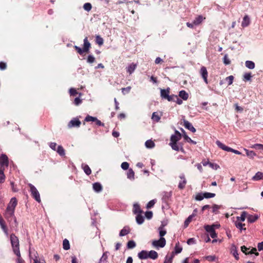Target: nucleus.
Returning <instances> with one entry per match:
<instances>
[{
    "instance_id": "1",
    "label": "nucleus",
    "mask_w": 263,
    "mask_h": 263,
    "mask_svg": "<svg viewBox=\"0 0 263 263\" xmlns=\"http://www.w3.org/2000/svg\"><path fill=\"white\" fill-rule=\"evenodd\" d=\"M17 204V201L15 197H13L11 199L5 212V217L7 219L14 216V211L16 206Z\"/></svg>"
},
{
    "instance_id": "2",
    "label": "nucleus",
    "mask_w": 263,
    "mask_h": 263,
    "mask_svg": "<svg viewBox=\"0 0 263 263\" xmlns=\"http://www.w3.org/2000/svg\"><path fill=\"white\" fill-rule=\"evenodd\" d=\"M10 240L13 252L17 256H20L19 240L18 238L13 234L10 235Z\"/></svg>"
},
{
    "instance_id": "3",
    "label": "nucleus",
    "mask_w": 263,
    "mask_h": 263,
    "mask_svg": "<svg viewBox=\"0 0 263 263\" xmlns=\"http://www.w3.org/2000/svg\"><path fill=\"white\" fill-rule=\"evenodd\" d=\"M30 187V190L31 192V195L35 199V200L38 202H41L40 195L36 187L31 183L28 184Z\"/></svg>"
},
{
    "instance_id": "4",
    "label": "nucleus",
    "mask_w": 263,
    "mask_h": 263,
    "mask_svg": "<svg viewBox=\"0 0 263 263\" xmlns=\"http://www.w3.org/2000/svg\"><path fill=\"white\" fill-rule=\"evenodd\" d=\"M166 245V240L164 238H160L159 240H155L152 242V245L156 248H163Z\"/></svg>"
},
{
    "instance_id": "5",
    "label": "nucleus",
    "mask_w": 263,
    "mask_h": 263,
    "mask_svg": "<svg viewBox=\"0 0 263 263\" xmlns=\"http://www.w3.org/2000/svg\"><path fill=\"white\" fill-rule=\"evenodd\" d=\"M204 229L208 233H209L210 236L212 238H215L217 237V234L215 232V230L213 226H210L209 225H206L204 227Z\"/></svg>"
},
{
    "instance_id": "6",
    "label": "nucleus",
    "mask_w": 263,
    "mask_h": 263,
    "mask_svg": "<svg viewBox=\"0 0 263 263\" xmlns=\"http://www.w3.org/2000/svg\"><path fill=\"white\" fill-rule=\"evenodd\" d=\"M200 73L202 78H203L204 82L206 84H208V71H207L205 67H204V66L201 67V68H200Z\"/></svg>"
},
{
    "instance_id": "7",
    "label": "nucleus",
    "mask_w": 263,
    "mask_h": 263,
    "mask_svg": "<svg viewBox=\"0 0 263 263\" xmlns=\"http://www.w3.org/2000/svg\"><path fill=\"white\" fill-rule=\"evenodd\" d=\"M81 124V121L77 118L72 119L68 123V126L69 128L74 127H79Z\"/></svg>"
},
{
    "instance_id": "8",
    "label": "nucleus",
    "mask_w": 263,
    "mask_h": 263,
    "mask_svg": "<svg viewBox=\"0 0 263 263\" xmlns=\"http://www.w3.org/2000/svg\"><path fill=\"white\" fill-rule=\"evenodd\" d=\"M181 138V134L178 131L175 130L174 135H172L171 137L170 143H177Z\"/></svg>"
},
{
    "instance_id": "9",
    "label": "nucleus",
    "mask_w": 263,
    "mask_h": 263,
    "mask_svg": "<svg viewBox=\"0 0 263 263\" xmlns=\"http://www.w3.org/2000/svg\"><path fill=\"white\" fill-rule=\"evenodd\" d=\"M179 178L181 179L178 184V188L180 190L183 189L186 184V180L185 177V175L183 174H181L179 176Z\"/></svg>"
},
{
    "instance_id": "10",
    "label": "nucleus",
    "mask_w": 263,
    "mask_h": 263,
    "mask_svg": "<svg viewBox=\"0 0 263 263\" xmlns=\"http://www.w3.org/2000/svg\"><path fill=\"white\" fill-rule=\"evenodd\" d=\"M0 165L2 167L4 165L6 166L8 165V158L5 154H2L0 156Z\"/></svg>"
},
{
    "instance_id": "11",
    "label": "nucleus",
    "mask_w": 263,
    "mask_h": 263,
    "mask_svg": "<svg viewBox=\"0 0 263 263\" xmlns=\"http://www.w3.org/2000/svg\"><path fill=\"white\" fill-rule=\"evenodd\" d=\"M90 43L88 41L87 37H85L84 39L83 50L84 52H88L90 48Z\"/></svg>"
},
{
    "instance_id": "12",
    "label": "nucleus",
    "mask_w": 263,
    "mask_h": 263,
    "mask_svg": "<svg viewBox=\"0 0 263 263\" xmlns=\"http://www.w3.org/2000/svg\"><path fill=\"white\" fill-rule=\"evenodd\" d=\"M183 125L186 128L190 130L192 132L195 133L196 132V129L193 127L192 124L188 121L184 120L183 121Z\"/></svg>"
},
{
    "instance_id": "13",
    "label": "nucleus",
    "mask_w": 263,
    "mask_h": 263,
    "mask_svg": "<svg viewBox=\"0 0 263 263\" xmlns=\"http://www.w3.org/2000/svg\"><path fill=\"white\" fill-rule=\"evenodd\" d=\"M216 143L217 145V146L219 147H220V148H221L222 149H223L225 151H227V152H232L233 148L225 145L222 143H221L220 141H217Z\"/></svg>"
},
{
    "instance_id": "14",
    "label": "nucleus",
    "mask_w": 263,
    "mask_h": 263,
    "mask_svg": "<svg viewBox=\"0 0 263 263\" xmlns=\"http://www.w3.org/2000/svg\"><path fill=\"white\" fill-rule=\"evenodd\" d=\"M137 67V64L134 63H131L126 67L127 72L129 74H132Z\"/></svg>"
},
{
    "instance_id": "15",
    "label": "nucleus",
    "mask_w": 263,
    "mask_h": 263,
    "mask_svg": "<svg viewBox=\"0 0 263 263\" xmlns=\"http://www.w3.org/2000/svg\"><path fill=\"white\" fill-rule=\"evenodd\" d=\"M250 24V19L248 15H246L243 18L241 23V26L242 27H246L248 26Z\"/></svg>"
},
{
    "instance_id": "16",
    "label": "nucleus",
    "mask_w": 263,
    "mask_h": 263,
    "mask_svg": "<svg viewBox=\"0 0 263 263\" xmlns=\"http://www.w3.org/2000/svg\"><path fill=\"white\" fill-rule=\"evenodd\" d=\"M147 257H148V258H149L151 259L155 260L158 258V255L156 251H154V250H151L150 251H148Z\"/></svg>"
},
{
    "instance_id": "17",
    "label": "nucleus",
    "mask_w": 263,
    "mask_h": 263,
    "mask_svg": "<svg viewBox=\"0 0 263 263\" xmlns=\"http://www.w3.org/2000/svg\"><path fill=\"white\" fill-rule=\"evenodd\" d=\"M148 251L145 250H142L138 254V257L140 259H146L148 258L147 257Z\"/></svg>"
},
{
    "instance_id": "18",
    "label": "nucleus",
    "mask_w": 263,
    "mask_h": 263,
    "mask_svg": "<svg viewBox=\"0 0 263 263\" xmlns=\"http://www.w3.org/2000/svg\"><path fill=\"white\" fill-rule=\"evenodd\" d=\"M169 93H170V88H167L166 89H161L160 96L162 99H166L169 96Z\"/></svg>"
},
{
    "instance_id": "19",
    "label": "nucleus",
    "mask_w": 263,
    "mask_h": 263,
    "mask_svg": "<svg viewBox=\"0 0 263 263\" xmlns=\"http://www.w3.org/2000/svg\"><path fill=\"white\" fill-rule=\"evenodd\" d=\"M93 190L97 193H99L102 190V186L99 182L94 183L92 185Z\"/></svg>"
},
{
    "instance_id": "20",
    "label": "nucleus",
    "mask_w": 263,
    "mask_h": 263,
    "mask_svg": "<svg viewBox=\"0 0 263 263\" xmlns=\"http://www.w3.org/2000/svg\"><path fill=\"white\" fill-rule=\"evenodd\" d=\"M130 232V229L128 227H124L120 232V236H124Z\"/></svg>"
},
{
    "instance_id": "21",
    "label": "nucleus",
    "mask_w": 263,
    "mask_h": 263,
    "mask_svg": "<svg viewBox=\"0 0 263 263\" xmlns=\"http://www.w3.org/2000/svg\"><path fill=\"white\" fill-rule=\"evenodd\" d=\"M204 19H205V18H203L202 15H198L194 20L193 22L194 23V24H195L197 26L200 25Z\"/></svg>"
},
{
    "instance_id": "22",
    "label": "nucleus",
    "mask_w": 263,
    "mask_h": 263,
    "mask_svg": "<svg viewBox=\"0 0 263 263\" xmlns=\"http://www.w3.org/2000/svg\"><path fill=\"white\" fill-rule=\"evenodd\" d=\"M252 180L254 181H258L259 180H263V173L258 172L256 174L252 177Z\"/></svg>"
},
{
    "instance_id": "23",
    "label": "nucleus",
    "mask_w": 263,
    "mask_h": 263,
    "mask_svg": "<svg viewBox=\"0 0 263 263\" xmlns=\"http://www.w3.org/2000/svg\"><path fill=\"white\" fill-rule=\"evenodd\" d=\"M133 212L136 214L142 213L143 211L141 209L140 205L138 203H135L133 206Z\"/></svg>"
},
{
    "instance_id": "24",
    "label": "nucleus",
    "mask_w": 263,
    "mask_h": 263,
    "mask_svg": "<svg viewBox=\"0 0 263 263\" xmlns=\"http://www.w3.org/2000/svg\"><path fill=\"white\" fill-rule=\"evenodd\" d=\"M136 220L138 224H141L143 223L144 219V217L142 215V213L137 214Z\"/></svg>"
},
{
    "instance_id": "25",
    "label": "nucleus",
    "mask_w": 263,
    "mask_h": 263,
    "mask_svg": "<svg viewBox=\"0 0 263 263\" xmlns=\"http://www.w3.org/2000/svg\"><path fill=\"white\" fill-rule=\"evenodd\" d=\"M231 253L233 254L236 260L239 259L238 253L237 252L236 247L235 245H233L231 248Z\"/></svg>"
},
{
    "instance_id": "26",
    "label": "nucleus",
    "mask_w": 263,
    "mask_h": 263,
    "mask_svg": "<svg viewBox=\"0 0 263 263\" xmlns=\"http://www.w3.org/2000/svg\"><path fill=\"white\" fill-rule=\"evenodd\" d=\"M179 96L183 100H187L189 98V95L185 90L180 91Z\"/></svg>"
},
{
    "instance_id": "27",
    "label": "nucleus",
    "mask_w": 263,
    "mask_h": 263,
    "mask_svg": "<svg viewBox=\"0 0 263 263\" xmlns=\"http://www.w3.org/2000/svg\"><path fill=\"white\" fill-rule=\"evenodd\" d=\"M127 177L130 180L135 179V173L133 169L129 168L127 173Z\"/></svg>"
},
{
    "instance_id": "28",
    "label": "nucleus",
    "mask_w": 263,
    "mask_h": 263,
    "mask_svg": "<svg viewBox=\"0 0 263 263\" xmlns=\"http://www.w3.org/2000/svg\"><path fill=\"white\" fill-rule=\"evenodd\" d=\"M107 252H104L101 258L100 259L98 263H106L107 262Z\"/></svg>"
},
{
    "instance_id": "29",
    "label": "nucleus",
    "mask_w": 263,
    "mask_h": 263,
    "mask_svg": "<svg viewBox=\"0 0 263 263\" xmlns=\"http://www.w3.org/2000/svg\"><path fill=\"white\" fill-rule=\"evenodd\" d=\"M258 218V216L257 215H249L247 218L248 221L250 223L254 222Z\"/></svg>"
},
{
    "instance_id": "30",
    "label": "nucleus",
    "mask_w": 263,
    "mask_h": 263,
    "mask_svg": "<svg viewBox=\"0 0 263 263\" xmlns=\"http://www.w3.org/2000/svg\"><path fill=\"white\" fill-rule=\"evenodd\" d=\"M245 65L248 68L250 69H253L255 68V63L251 61H246Z\"/></svg>"
},
{
    "instance_id": "31",
    "label": "nucleus",
    "mask_w": 263,
    "mask_h": 263,
    "mask_svg": "<svg viewBox=\"0 0 263 263\" xmlns=\"http://www.w3.org/2000/svg\"><path fill=\"white\" fill-rule=\"evenodd\" d=\"M195 216V214H192V215H190L188 218L185 220L184 223V226L185 228H186L189 224L191 222L193 218Z\"/></svg>"
},
{
    "instance_id": "32",
    "label": "nucleus",
    "mask_w": 263,
    "mask_h": 263,
    "mask_svg": "<svg viewBox=\"0 0 263 263\" xmlns=\"http://www.w3.org/2000/svg\"><path fill=\"white\" fill-rule=\"evenodd\" d=\"M163 226H161L159 228V233L160 238H164L163 236L166 234V231L163 228Z\"/></svg>"
},
{
    "instance_id": "33",
    "label": "nucleus",
    "mask_w": 263,
    "mask_h": 263,
    "mask_svg": "<svg viewBox=\"0 0 263 263\" xmlns=\"http://www.w3.org/2000/svg\"><path fill=\"white\" fill-rule=\"evenodd\" d=\"M145 145L148 148H152L155 146V143L151 140H148L145 142Z\"/></svg>"
},
{
    "instance_id": "34",
    "label": "nucleus",
    "mask_w": 263,
    "mask_h": 263,
    "mask_svg": "<svg viewBox=\"0 0 263 263\" xmlns=\"http://www.w3.org/2000/svg\"><path fill=\"white\" fill-rule=\"evenodd\" d=\"M174 256V252H173L172 253V254L170 256L166 255L165 257V260L164 261V263H172Z\"/></svg>"
},
{
    "instance_id": "35",
    "label": "nucleus",
    "mask_w": 263,
    "mask_h": 263,
    "mask_svg": "<svg viewBox=\"0 0 263 263\" xmlns=\"http://www.w3.org/2000/svg\"><path fill=\"white\" fill-rule=\"evenodd\" d=\"M82 167L84 172L86 175H89L91 174V171L88 165L82 164Z\"/></svg>"
},
{
    "instance_id": "36",
    "label": "nucleus",
    "mask_w": 263,
    "mask_h": 263,
    "mask_svg": "<svg viewBox=\"0 0 263 263\" xmlns=\"http://www.w3.org/2000/svg\"><path fill=\"white\" fill-rule=\"evenodd\" d=\"M247 215V213L246 212H245V211L242 212L240 216L237 217V220L244 221L246 218Z\"/></svg>"
},
{
    "instance_id": "37",
    "label": "nucleus",
    "mask_w": 263,
    "mask_h": 263,
    "mask_svg": "<svg viewBox=\"0 0 263 263\" xmlns=\"http://www.w3.org/2000/svg\"><path fill=\"white\" fill-rule=\"evenodd\" d=\"M63 249L65 250H68L70 249V245H69V241L66 239H65L63 241Z\"/></svg>"
},
{
    "instance_id": "38",
    "label": "nucleus",
    "mask_w": 263,
    "mask_h": 263,
    "mask_svg": "<svg viewBox=\"0 0 263 263\" xmlns=\"http://www.w3.org/2000/svg\"><path fill=\"white\" fill-rule=\"evenodd\" d=\"M57 152L61 156H63L65 155V150L61 145L58 146Z\"/></svg>"
},
{
    "instance_id": "39",
    "label": "nucleus",
    "mask_w": 263,
    "mask_h": 263,
    "mask_svg": "<svg viewBox=\"0 0 263 263\" xmlns=\"http://www.w3.org/2000/svg\"><path fill=\"white\" fill-rule=\"evenodd\" d=\"M4 169L0 167V183H3L5 180V176L4 173Z\"/></svg>"
},
{
    "instance_id": "40",
    "label": "nucleus",
    "mask_w": 263,
    "mask_h": 263,
    "mask_svg": "<svg viewBox=\"0 0 263 263\" xmlns=\"http://www.w3.org/2000/svg\"><path fill=\"white\" fill-rule=\"evenodd\" d=\"M30 256L31 259L33 260V263H45L44 261H41L38 259V257L36 255V254H34V256H32L31 254Z\"/></svg>"
},
{
    "instance_id": "41",
    "label": "nucleus",
    "mask_w": 263,
    "mask_h": 263,
    "mask_svg": "<svg viewBox=\"0 0 263 263\" xmlns=\"http://www.w3.org/2000/svg\"><path fill=\"white\" fill-rule=\"evenodd\" d=\"M152 119L154 121L158 122L160 120V116H159L157 112H154L152 114Z\"/></svg>"
},
{
    "instance_id": "42",
    "label": "nucleus",
    "mask_w": 263,
    "mask_h": 263,
    "mask_svg": "<svg viewBox=\"0 0 263 263\" xmlns=\"http://www.w3.org/2000/svg\"><path fill=\"white\" fill-rule=\"evenodd\" d=\"M182 250V248L179 246V243L178 242L176 243L175 247V252L174 254H179L181 252Z\"/></svg>"
},
{
    "instance_id": "43",
    "label": "nucleus",
    "mask_w": 263,
    "mask_h": 263,
    "mask_svg": "<svg viewBox=\"0 0 263 263\" xmlns=\"http://www.w3.org/2000/svg\"><path fill=\"white\" fill-rule=\"evenodd\" d=\"M97 118L87 115L85 118V121L86 122H95L97 120Z\"/></svg>"
},
{
    "instance_id": "44",
    "label": "nucleus",
    "mask_w": 263,
    "mask_h": 263,
    "mask_svg": "<svg viewBox=\"0 0 263 263\" xmlns=\"http://www.w3.org/2000/svg\"><path fill=\"white\" fill-rule=\"evenodd\" d=\"M246 152V155L248 157L250 158H253L256 155L255 153L253 151H249L245 149Z\"/></svg>"
},
{
    "instance_id": "45",
    "label": "nucleus",
    "mask_w": 263,
    "mask_h": 263,
    "mask_svg": "<svg viewBox=\"0 0 263 263\" xmlns=\"http://www.w3.org/2000/svg\"><path fill=\"white\" fill-rule=\"evenodd\" d=\"M136 247V243L133 240H130L127 242V247L128 249H133Z\"/></svg>"
},
{
    "instance_id": "46",
    "label": "nucleus",
    "mask_w": 263,
    "mask_h": 263,
    "mask_svg": "<svg viewBox=\"0 0 263 263\" xmlns=\"http://www.w3.org/2000/svg\"><path fill=\"white\" fill-rule=\"evenodd\" d=\"M245 226V224H243L239 222H236L235 223V226L237 227V228L239 229L240 231L242 230H246V228H243V226Z\"/></svg>"
},
{
    "instance_id": "47",
    "label": "nucleus",
    "mask_w": 263,
    "mask_h": 263,
    "mask_svg": "<svg viewBox=\"0 0 263 263\" xmlns=\"http://www.w3.org/2000/svg\"><path fill=\"white\" fill-rule=\"evenodd\" d=\"M92 6L90 3H86L84 4L83 8L87 11H89L91 9Z\"/></svg>"
},
{
    "instance_id": "48",
    "label": "nucleus",
    "mask_w": 263,
    "mask_h": 263,
    "mask_svg": "<svg viewBox=\"0 0 263 263\" xmlns=\"http://www.w3.org/2000/svg\"><path fill=\"white\" fill-rule=\"evenodd\" d=\"M103 39L102 37L100 36L99 35H97L96 36V42L99 45L101 46L103 44Z\"/></svg>"
},
{
    "instance_id": "49",
    "label": "nucleus",
    "mask_w": 263,
    "mask_h": 263,
    "mask_svg": "<svg viewBox=\"0 0 263 263\" xmlns=\"http://www.w3.org/2000/svg\"><path fill=\"white\" fill-rule=\"evenodd\" d=\"M215 195H216L214 193L205 192V193H204L203 196L205 198H211L214 197L215 196Z\"/></svg>"
},
{
    "instance_id": "50",
    "label": "nucleus",
    "mask_w": 263,
    "mask_h": 263,
    "mask_svg": "<svg viewBox=\"0 0 263 263\" xmlns=\"http://www.w3.org/2000/svg\"><path fill=\"white\" fill-rule=\"evenodd\" d=\"M156 201V200L155 199H153V200L149 201L146 205V208L147 209L152 208L155 204Z\"/></svg>"
},
{
    "instance_id": "51",
    "label": "nucleus",
    "mask_w": 263,
    "mask_h": 263,
    "mask_svg": "<svg viewBox=\"0 0 263 263\" xmlns=\"http://www.w3.org/2000/svg\"><path fill=\"white\" fill-rule=\"evenodd\" d=\"M170 145L171 146L173 149L176 151H179L180 150V148L177 143H170Z\"/></svg>"
},
{
    "instance_id": "52",
    "label": "nucleus",
    "mask_w": 263,
    "mask_h": 263,
    "mask_svg": "<svg viewBox=\"0 0 263 263\" xmlns=\"http://www.w3.org/2000/svg\"><path fill=\"white\" fill-rule=\"evenodd\" d=\"M95 61V58L92 55H89L87 59V62L90 64L94 63Z\"/></svg>"
},
{
    "instance_id": "53",
    "label": "nucleus",
    "mask_w": 263,
    "mask_h": 263,
    "mask_svg": "<svg viewBox=\"0 0 263 263\" xmlns=\"http://www.w3.org/2000/svg\"><path fill=\"white\" fill-rule=\"evenodd\" d=\"M226 81L228 82V85H230L233 83L234 77L233 76H230L226 78Z\"/></svg>"
},
{
    "instance_id": "54",
    "label": "nucleus",
    "mask_w": 263,
    "mask_h": 263,
    "mask_svg": "<svg viewBox=\"0 0 263 263\" xmlns=\"http://www.w3.org/2000/svg\"><path fill=\"white\" fill-rule=\"evenodd\" d=\"M184 139L187 141L188 142H190L191 143H193L194 144H196V142L192 140L188 136H187L186 135H184Z\"/></svg>"
},
{
    "instance_id": "55",
    "label": "nucleus",
    "mask_w": 263,
    "mask_h": 263,
    "mask_svg": "<svg viewBox=\"0 0 263 263\" xmlns=\"http://www.w3.org/2000/svg\"><path fill=\"white\" fill-rule=\"evenodd\" d=\"M203 195H204V193L198 194L196 196V198H195L196 200H199V201L202 200L204 198Z\"/></svg>"
},
{
    "instance_id": "56",
    "label": "nucleus",
    "mask_w": 263,
    "mask_h": 263,
    "mask_svg": "<svg viewBox=\"0 0 263 263\" xmlns=\"http://www.w3.org/2000/svg\"><path fill=\"white\" fill-rule=\"evenodd\" d=\"M121 168L124 170H126L129 167V164L127 162H124L121 164Z\"/></svg>"
},
{
    "instance_id": "57",
    "label": "nucleus",
    "mask_w": 263,
    "mask_h": 263,
    "mask_svg": "<svg viewBox=\"0 0 263 263\" xmlns=\"http://www.w3.org/2000/svg\"><path fill=\"white\" fill-rule=\"evenodd\" d=\"M252 76L251 73H246L243 75V78L245 81H250Z\"/></svg>"
},
{
    "instance_id": "58",
    "label": "nucleus",
    "mask_w": 263,
    "mask_h": 263,
    "mask_svg": "<svg viewBox=\"0 0 263 263\" xmlns=\"http://www.w3.org/2000/svg\"><path fill=\"white\" fill-rule=\"evenodd\" d=\"M69 93H70V96H74L78 94V92L76 89L71 88L69 89Z\"/></svg>"
},
{
    "instance_id": "59",
    "label": "nucleus",
    "mask_w": 263,
    "mask_h": 263,
    "mask_svg": "<svg viewBox=\"0 0 263 263\" xmlns=\"http://www.w3.org/2000/svg\"><path fill=\"white\" fill-rule=\"evenodd\" d=\"M248 254H255L256 256H258L259 253L257 252V249L255 248H253L251 251L248 252Z\"/></svg>"
},
{
    "instance_id": "60",
    "label": "nucleus",
    "mask_w": 263,
    "mask_h": 263,
    "mask_svg": "<svg viewBox=\"0 0 263 263\" xmlns=\"http://www.w3.org/2000/svg\"><path fill=\"white\" fill-rule=\"evenodd\" d=\"M206 259L209 261H215L216 259V257L215 255H209L205 257Z\"/></svg>"
},
{
    "instance_id": "61",
    "label": "nucleus",
    "mask_w": 263,
    "mask_h": 263,
    "mask_svg": "<svg viewBox=\"0 0 263 263\" xmlns=\"http://www.w3.org/2000/svg\"><path fill=\"white\" fill-rule=\"evenodd\" d=\"M130 89H131L130 86H128L125 88H122V92L124 95H125L126 93H128L129 92V91L130 90Z\"/></svg>"
},
{
    "instance_id": "62",
    "label": "nucleus",
    "mask_w": 263,
    "mask_h": 263,
    "mask_svg": "<svg viewBox=\"0 0 263 263\" xmlns=\"http://www.w3.org/2000/svg\"><path fill=\"white\" fill-rule=\"evenodd\" d=\"M145 216L148 219H150L153 217V212L152 211H147L145 212Z\"/></svg>"
},
{
    "instance_id": "63",
    "label": "nucleus",
    "mask_w": 263,
    "mask_h": 263,
    "mask_svg": "<svg viewBox=\"0 0 263 263\" xmlns=\"http://www.w3.org/2000/svg\"><path fill=\"white\" fill-rule=\"evenodd\" d=\"M196 243V239L194 238H189L187 241V243L189 245L195 244Z\"/></svg>"
},
{
    "instance_id": "64",
    "label": "nucleus",
    "mask_w": 263,
    "mask_h": 263,
    "mask_svg": "<svg viewBox=\"0 0 263 263\" xmlns=\"http://www.w3.org/2000/svg\"><path fill=\"white\" fill-rule=\"evenodd\" d=\"M74 48L80 54H82L84 52L83 49H81L80 47L77 46H74Z\"/></svg>"
}]
</instances>
